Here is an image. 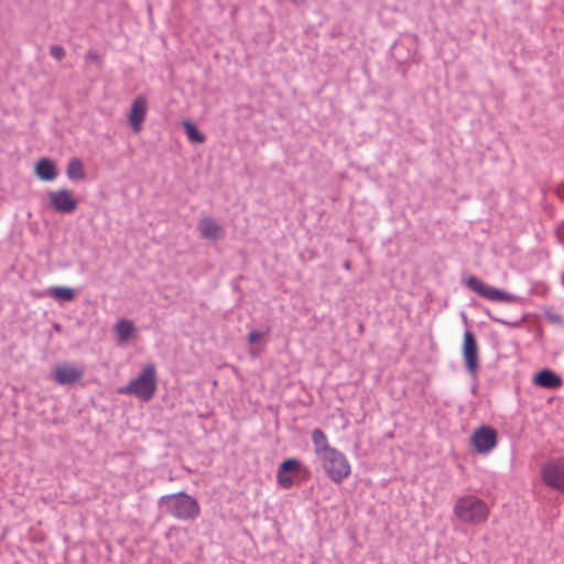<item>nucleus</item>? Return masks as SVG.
<instances>
[{"mask_svg":"<svg viewBox=\"0 0 564 564\" xmlns=\"http://www.w3.org/2000/svg\"><path fill=\"white\" fill-rule=\"evenodd\" d=\"M314 452L322 463L328 478L340 484L351 473V466L346 455L330 446L326 434L321 429H314L311 434Z\"/></svg>","mask_w":564,"mask_h":564,"instance_id":"nucleus-1","label":"nucleus"},{"mask_svg":"<svg viewBox=\"0 0 564 564\" xmlns=\"http://www.w3.org/2000/svg\"><path fill=\"white\" fill-rule=\"evenodd\" d=\"M489 505L476 495H464L456 499L453 507V514L457 521L465 525H481L490 517Z\"/></svg>","mask_w":564,"mask_h":564,"instance_id":"nucleus-2","label":"nucleus"},{"mask_svg":"<svg viewBox=\"0 0 564 564\" xmlns=\"http://www.w3.org/2000/svg\"><path fill=\"white\" fill-rule=\"evenodd\" d=\"M159 505L164 507L174 518L182 521L196 520L200 514L198 501L183 491L162 496Z\"/></svg>","mask_w":564,"mask_h":564,"instance_id":"nucleus-3","label":"nucleus"},{"mask_svg":"<svg viewBox=\"0 0 564 564\" xmlns=\"http://www.w3.org/2000/svg\"><path fill=\"white\" fill-rule=\"evenodd\" d=\"M158 387L156 369L153 364L145 365L140 373L124 387L118 389L120 394L133 395L143 402L153 399Z\"/></svg>","mask_w":564,"mask_h":564,"instance_id":"nucleus-4","label":"nucleus"},{"mask_svg":"<svg viewBox=\"0 0 564 564\" xmlns=\"http://www.w3.org/2000/svg\"><path fill=\"white\" fill-rule=\"evenodd\" d=\"M464 283L469 290L490 302L514 303L518 301L514 294L488 285L475 275H469Z\"/></svg>","mask_w":564,"mask_h":564,"instance_id":"nucleus-5","label":"nucleus"},{"mask_svg":"<svg viewBox=\"0 0 564 564\" xmlns=\"http://www.w3.org/2000/svg\"><path fill=\"white\" fill-rule=\"evenodd\" d=\"M540 475L545 486L564 494V458L557 457L545 462L541 466Z\"/></svg>","mask_w":564,"mask_h":564,"instance_id":"nucleus-6","label":"nucleus"},{"mask_svg":"<svg viewBox=\"0 0 564 564\" xmlns=\"http://www.w3.org/2000/svg\"><path fill=\"white\" fill-rule=\"evenodd\" d=\"M470 443L478 454H488L497 446L498 434L494 427L481 425L470 435Z\"/></svg>","mask_w":564,"mask_h":564,"instance_id":"nucleus-7","label":"nucleus"},{"mask_svg":"<svg viewBox=\"0 0 564 564\" xmlns=\"http://www.w3.org/2000/svg\"><path fill=\"white\" fill-rule=\"evenodd\" d=\"M50 206L57 213L72 214L77 209L78 199L73 191L67 188H58L47 193Z\"/></svg>","mask_w":564,"mask_h":564,"instance_id":"nucleus-8","label":"nucleus"},{"mask_svg":"<svg viewBox=\"0 0 564 564\" xmlns=\"http://www.w3.org/2000/svg\"><path fill=\"white\" fill-rule=\"evenodd\" d=\"M462 352L467 371L476 375L479 368L478 346L474 334L469 330L464 333Z\"/></svg>","mask_w":564,"mask_h":564,"instance_id":"nucleus-9","label":"nucleus"},{"mask_svg":"<svg viewBox=\"0 0 564 564\" xmlns=\"http://www.w3.org/2000/svg\"><path fill=\"white\" fill-rule=\"evenodd\" d=\"M85 369L69 362L59 364L54 368V380L62 386L75 384L84 377Z\"/></svg>","mask_w":564,"mask_h":564,"instance_id":"nucleus-10","label":"nucleus"},{"mask_svg":"<svg viewBox=\"0 0 564 564\" xmlns=\"http://www.w3.org/2000/svg\"><path fill=\"white\" fill-rule=\"evenodd\" d=\"M148 113V99L144 95L134 98L128 113V121L134 133L142 130V124Z\"/></svg>","mask_w":564,"mask_h":564,"instance_id":"nucleus-11","label":"nucleus"},{"mask_svg":"<svg viewBox=\"0 0 564 564\" xmlns=\"http://www.w3.org/2000/svg\"><path fill=\"white\" fill-rule=\"evenodd\" d=\"M301 470V463L295 458H289L281 463L278 474L276 481L283 489H290L293 484V477Z\"/></svg>","mask_w":564,"mask_h":564,"instance_id":"nucleus-12","label":"nucleus"},{"mask_svg":"<svg viewBox=\"0 0 564 564\" xmlns=\"http://www.w3.org/2000/svg\"><path fill=\"white\" fill-rule=\"evenodd\" d=\"M199 236L206 240H220L225 237V229L215 218L212 216H204L197 224Z\"/></svg>","mask_w":564,"mask_h":564,"instance_id":"nucleus-13","label":"nucleus"},{"mask_svg":"<svg viewBox=\"0 0 564 564\" xmlns=\"http://www.w3.org/2000/svg\"><path fill=\"white\" fill-rule=\"evenodd\" d=\"M532 382L538 387L546 389H556L563 384L562 378L551 369H543L538 372L533 377Z\"/></svg>","mask_w":564,"mask_h":564,"instance_id":"nucleus-14","label":"nucleus"},{"mask_svg":"<svg viewBox=\"0 0 564 564\" xmlns=\"http://www.w3.org/2000/svg\"><path fill=\"white\" fill-rule=\"evenodd\" d=\"M35 175L42 181H53L57 177L58 172L55 163L50 159H41L35 164Z\"/></svg>","mask_w":564,"mask_h":564,"instance_id":"nucleus-15","label":"nucleus"},{"mask_svg":"<svg viewBox=\"0 0 564 564\" xmlns=\"http://www.w3.org/2000/svg\"><path fill=\"white\" fill-rule=\"evenodd\" d=\"M119 343L123 344L132 339L135 335V327L131 321L120 319L115 326Z\"/></svg>","mask_w":564,"mask_h":564,"instance_id":"nucleus-16","label":"nucleus"},{"mask_svg":"<svg viewBox=\"0 0 564 564\" xmlns=\"http://www.w3.org/2000/svg\"><path fill=\"white\" fill-rule=\"evenodd\" d=\"M47 294L58 302H70L75 299L76 292L69 286H53L47 290Z\"/></svg>","mask_w":564,"mask_h":564,"instance_id":"nucleus-17","label":"nucleus"},{"mask_svg":"<svg viewBox=\"0 0 564 564\" xmlns=\"http://www.w3.org/2000/svg\"><path fill=\"white\" fill-rule=\"evenodd\" d=\"M66 174L67 177L72 181L84 180L85 170L83 162L77 158L72 159L67 164Z\"/></svg>","mask_w":564,"mask_h":564,"instance_id":"nucleus-18","label":"nucleus"},{"mask_svg":"<svg viewBox=\"0 0 564 564\" xmlns=\"http://www.w3.org/2000/svg\"><path fill=\"white\" fill-rule=\"evenodd\" d=\"M183 127H184L186 135L191 142L202 144L206 141L205 135L189 120L184 121Z\"/></svg>","mask_w":564,"mask_h":564,"instance_id":"nucleus-19","label":"nucleus"},{"mask_svg":"<svg viewBox=\"0 0 564 564\" xmlns=\"http://www.w3.org/2000/svg\"><path fill=\"white\" fill-rule=\"evenodd\" d=\"M50 54L56 61H62L66 55L64 47L61 45L51 46Z\"/></svg>","mask_w":564,"mask_h":564,"instance_id":"nucleus-20","label":"nucleus"},{"mask_svg":"<svg viewBox=\"0 0 564 564\" xmlns=\"http://www.w3.org/2000/svg\"><path fill=\"white\" fill-rule=\"evenodd\" d=\"M262 337V334L258 330H252L248 335V341L250 344L257 343Z\"/></svg>","mask_w":564,"mask_h":564,"instance_id":"nucleus-21","label":"nucleus"},{"mask_svg":"<svg viewBox=\"0 0 564 564\" xmlns=\"http://www.w3.org/2000/svg\"><path fill=\"white\" fill-rule=\"evenodd\" d=\"M344 268H345L346 270H350V263H349L348 261H346V262L344 263Z\"/></svg>","mask_w":564,"mask_h":564,"instance_id":"nucleus-22","label":"nucleus"}]
</instances>
